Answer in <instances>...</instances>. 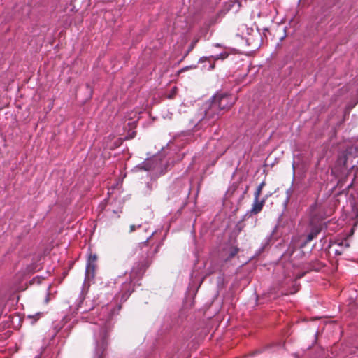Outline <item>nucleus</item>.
<instances>
[{
    "mask_svg": "<svg viewBox=\"0 0 358 358\" xmlns=\"http://www.w3.org/2000/svg\"><path fill=\"white\" fill-rule=\"evenodd\" d=\"M228 56V53L227 52H223V53H221L220 55H217L215 57V59H225L226 57H227Z\"/></svg>",
    "mask_w": 358,
    "mask_h": 358,
    "instance_id": "10",
    "label": "nucleus"
},
{
    "mask_svg": "<svg viewBox=\"0 0 358 358\" xmlns=\"http://www.w3.org/2000/svg\"><path fill=\"white\" fill-rule=\"evenodd\" d=\"M266 198H267V196H266L262 199H258V198H257V199L254 198V201L252 205L250 213L254 215L259 213L262 210V208L265 203Z\"/></svg>",
    "mask_w": 358,
    "mask_h": 358,
    "instance_id": "5",
    "label": "nucleus"
},
{
    "mask_svg": "<svg viewBox=\"0 0 358 358\" xmlns=\"http://www.w3.org/2000/svg\"><path fill=\"white\" fill-rule=\"evenodd\" d=\"M112 310L104 307L100 316L96 320L90 321L92 324L94 332V356L96 358H103L108 345L109 332L112 329Z\"/></svg>",
    "mask_w": 358,
    "mask_h": 358,
    "instance_id": "1",
    "label": "nucleus"
},
{
    "mask_svg": "<svg viewBox=\"0 0 358 358\" xmlns=\"http://www.w3.org/2000/svg\"><path fill=\"white\" fill-rule=\"evenodd\" d=\"M352 185V181L347 185V189H350V187Z\"/></svg>",
    "mask_w": 358,
    "mask_h": 358,
    "instance_id": "14",
    "label": "nucleus"
},
{
    "mask_svg": "<svg viewBox=\"0 0 358 358\" xmlns=\"http://www.w3.org/2000/svg\"><path fill=\"white\" fill-rule=\"evenodd\" d=\"M291 193H292V189H289L287 191V201L289 199V197L291 196Z\"/></svg>",
    "mask_w": 358,
    "mask_h": 358,
    "instance_id": "12",
    "label": "nucleus"
},
{
    "mask_svg": "<svg viewBox=\"0 0 358 358\" xmlns=\"http://www.w3.org/2000/svg\"><path fill=\"white\" fill-rule=\"evenodd\" d=\"M320 231V227H315L311 232L308 235L306 242L312 241Z\"/></svg>",
    "mask_w": 358,
    "mask_h": 358,
    "instance_id": "7",
    "label": "nucleus"
},
{
    "mask_svg": "<svg viewBox=\"0 0 358 358\" xmlns=\"http://www.w3.org/2000/svg\"><path fill=\"white\" fill-rule=\"evenodd\" d=\"M133 290L131 283H124L122 285V292H125L122 295V300L126 301Z\"/></svg>",
    "mask_w": 358,
    "mask_h": 358,
    "instance_id": "6",
    "label": "nucleus"
},
{
    "mask_svg": "<svg viewBox=\"0 0 358 358\" xmlns=\"http://www.w3.org/2000/svg\"><path fill=\"white\" fill-rule=\"evenodd\" d=\"M141 227V225H135V224H131L130 226V231L129 232H133L137 228H139Z\"/></svg>",
    "mask_w": 358,
    "mask_h": 358,
    "instance_id": "11",
    "label": "nucleus"
},
{
    "mask_svg": "<svg viewBox=\"0 0 358 358\" xmlns=\"http://www.w3.org/2000/svg\"><path fill=\"white\" fill-rule=\"evenodd\" d=\"M200 61L201 62H203L204 61V57L200 58Z\"/></svg>",
    "mask_w": 358,
    "mask_h": 358,
    "instance_id": "17",
    "label": "nucleus"
},
{
    "mask_svg": "<svg viewBox=\"0 0 358 358\" xmlns=\"http://www.w3.org/2000/svg\"><path fill=\"white\" fill-rule=\"evenodd\" d=\"M235 97L227 94H217L213 97L205 116L208 120H216L222 110H228L235 103Z\"/></svg>",
    "mask_w": 358,
    "mask_h": 358,
    "instance_id": "3",
    "label": "nucleus"
},
{
    "mask_svg": "<svg viewBox=\"0 0 358 358\" xmlns=\"http://www.w3.org/2000/svg\"><path fill=\"white\" fill-rule=\"evenodd\" d=\"M337 244H338V246L340 248H341V247L348 248L350 246V244L346 239L342 240L341 241L338 242Z\"/></svg>",
    "mask_w": 358,
    "mask_h": 358,
    "instance_id": "9",
    "label": "nucleus"
},
{
    "mask_svg": "<svg viewBox=\"0 0 358 358\" xmlns=\"http://www.w3.org/2000/svg\"><path fill=\"white\" fill-rule=\"evenodd\" d=\"M356 163H358V149L357 148L350 147L338 156L335 166L332 169V173L336 177H340L337 183L339 188L345 186L346 178L348 176V173L345 175V171L348 167L354 169Z\"/></svg>",
    "mask_w": 358,
    "mask_h": 358,
    "instance_id": "2",
    "label": "nucleus"
},
{
    "mask_svg": "<svg viewBox=\"0 0 358 358\" xmlns=\"http://www.w3.org/2000/svg\"><path fill=\"white\" fill-rule=\"evenodd\" d=\"M196 41H195V42L192 45V46H191V49H192V48H193V47H194V44H195V43H196Z\"/></svg>",
    "mask_w": 358,
    "mask_h": 358,
    "instance_id": "16",
    "label": "nucleus"
},
{
    "mask_svg": "<svg viewBox=\"0 0 358 358\" xmlns=\"http://www.w3.org/2000/svg\"><path fill=\"white\" fill-rule=\"evenodd\" d=\"M97 260L96 255H90L87 259V263L86 266V278H93L94 275V272L96 268V262Z\"/></svg>",
    "mask_w": 358,
    "mask_h": 358,
    "instance_id": "4",
    "label": "nucleus"
},
{
    "mask_svg": "<svg viewBox=\"0 0 358 358\" xmlns=\"http://www.w3.org/2000/svg\"><path fill=\"white\" fill-rule=\"evenodd\" d=\"M343 251L340 249H336L335 250V253L338 255H341L342 254Z\"/></svg>",
    "mask_w": 358,
    "mask_h": 358,
    "instance_id": "13",
    "label": "nucleus"
},
{
    "mask_svg": "<svg viewBox=\"0 0 358 358\" xmlns=\"http://www.w3.org/2000/svg\"><path fill=\"white\" fill-rule=\"evenodd\" d=\"M266 185V182L265 181H263L259 185L258 187H257L255 193H254V198H258L259 199L260 197V195L262 194V191L264 188V187Z\"/></svg>",
    "mask_w": 358,
    "mask_h": 358,
    "instance_id": "8",
    "label": "nucleus"
},
{
    "mask_svg": "<svg viewBox=\"0 0 358 358\" xmlns=\"http://www.w3.org/2000/svg\"><path fill=\"white\" fill-rule=\"evenodd\" d=\"M36 358H39V357H36Z\"/></svg>",
    "mask_w": 358,
    "mask_h": 358,
    "instance_id": "18",
    "label": "nucleus"
},
{
    "mask_svg": "<svg viewBox=\"0 0 358 358\" xmlns=\"http://www.w3.org/2000/svg\"><path fill=\"white\" fill-rule=\"evenodd\" d=\"M236 252H237V250H235L234 252H233L231 253V256L235 255L236 254Z\"/></svg>",
    "mask_w": 358,
    "mask_h": 358,
    "instance_id": "15",
    "label": "nucleus"
}]
</instances>
